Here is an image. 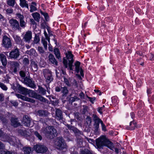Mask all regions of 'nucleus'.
<instances>
[{
	"label": "nucleus",
	"mask_w": 154,
	"mask_h": 154,
	"mask_svg": "<svg viewBox=\"0 0 154 154\" xmlns=\"http://www.w3.org/2000/svg\"><path fill=\"white\" fill-rule=\"evenodd\" d=\"M18 90H19L21 94L24 95H26L28 94V90L26 88L22 87L20 85H17Z\"/></svg>",
	"instance_id": "obj_28"
},
{
	"label": "nucleus",
	"mask_w": 154,
	"mask_h": 154,
	"mask_svg": "<svg viewBox=\"0 0 154 154\" xmlns=\"http://www.w3.org/2000/svg\"><path fill=\"white\" fill-rule=\"evenodd\" d=\"M86 120H87V122H89L90 123H91V117L90 116H88L86 118Z\"/></svg>",
	"instance_id": "obj_63"
},
{
	"label": "nucleus",
	"mask_w": 154,
	"mask_h": 154,
	"mask_svg": "<svg viewBox=\"0 0 154 154\" xmlns=\"http://www.w3.org/2000/svg\"><path fill=\"white\" fill-rule=\"evenodd\" d=\"M88 107L85 106H83V109L82 111V114H84L87 112Z\"/></svg>",
	"instance_id": "obj_52"
},
{
	"label": "nucleus",
	"mask_w": 154,
	"mask_h": 154,
	"mask_svg": "<svg viewBox=\"0 0 154 154\" xmlns=\"http://www.w3.org/2000/svg\"><path fill=\"white\" fill-rule=\"evenodd\" d=\"M0 21L3 23H5L6 22L5 18L0 13Z\"/></svg>",
	"instance_id": "obj_51"
},
{
	"label": "nucleus",
	"mask_w": 154,
	"mask_h": 154,
	"mask_svg": "<svg viewBox=\"0 0 154 154\" xmlns=\"http://www.w3.org/2000/svg\"><path fill=\"white\" fill-rule=\"evenodd\" d=\"M87 97L89 99V101L92 103H94V101L96 99V98L95 97H91L87 96Z\"/></svg>",
	"instance_id": "obj_53"
},
{
	"label": "nucleus",
	"mask_w": 154,
	"mask_h": 154,
	"mask_svg": "<svg viewBox=\"0 0 154 154\" xmlns=\"http://www.w3.org/2000/svg\"><path fill=\"white\" fill-rule=\"evenodd\" d=\"M79 96L82 99H83L84 98L85 94L84 93L82 92L80 93Z\"/></svg>",
	"instance_id": "obj_64"
},
{
	"label": "nucleus",
	"mask_w": 154,
	"mask_h": 154,
	"mask_svg": "<svg viewBox=\"0 0 154 154\" xmlns=\"http://www.w3.org/2000/svg\"><path fill=\"white\" fill-rule=\"evenodd\" d=\"M20 80L22 83L31 88H34L35 87V85L34 84V82L27 77L24 78H21V79H20Z\"/></svg>",
	"instance_id": "obj_12"
},
{
	"label": "nucleus",
	"mask_w": 154,
	"mask_h": 154,
	"mask_svg": "<svg viewBox=\"0 0 154 154\" xmlns=\"http://www.w3.org/2000/svg\"><path fill=\"white\" fill-rule=\"evenodd\" d=\"M16 95L18 98H20L23 100L31 102L32 103L35 102V100L32 99L22 96L21 94H16Z\"/></svg>",
	"instance_id": "obj_18"
},
{
	"label": "nucleus",
	"mask_w": 154,
	"mask_h": 154,
	"mask_svg": "<svg viewBox=\"0 0 154 154\" xmlns=\"http://www.w3.org/2000/svg\"><path fill=\"white\" fill-rule=\"evenodd\" d=\"M15 15L16 18L19 20L20 27L21 28H24L26 26V22L24 20V16L19 13H16Z\"/></svg>",
	"instance_id": "obj_9"
},
{
	"label": "nucleus",
	"mask_w": 154,
	"mask_h": 154,
	"mask_svg": "<svg viewBox=\"0 0 154 154\" xmlns=\"http://www.w3.org/2000/svg\"><path fill=\"white\" fill-rule=\"evenodd\" d=\"M39 41L40 38L39 35L38 34H35V35L34 40L33 41L34 44H37L39 42Z\"/></svg>",
	"instance_id": "obj_41"
},
{
	"label": "nucleus",
	"mask_w": 154,
	"mask_h": 154,
	"mask_svg": "<svg viewBox=\"0 0 154 154\" xmlns=\"http://www.w3.org/2000/svg\"><path fill=\"white\" fill-rule=\"evenodd\" d=\"M76 141L77 143L79 144V145H80V146L81 147L82 143V139L79 138L77 139Z\"/></svg>",
	"instance_id": "obj_55"
},
{
	"label": "nucleus",
	"mask_w": 154,
	"mask_h": 154,
	"mask_svg": "<svg viewBox=\"0 0 154 154\" xmlns=\"http://www.w3.org/2000/svg\"><path fill=\"white\" fill-rule=\"evenodd\" d=\"M44 33L46 37V39L42 38V42L44 46L45 50H47V40L49 42H50V38L48 36L47 34L45 31Z\"/></svg>",
	"instance_id": "obj_23"
},
{
	"label": "nucleus",
	"mask_w": 154,
	"mask_h": 154,
	"mask_svg": "<svg viewBox=\"0 0 154 154\" xmlns=\"http://www.w3.org/2000/svg\"><path fill=\"white\" fill-rule=\"evenodd\" d=\"M19 74L20 76L22 78H24L26 76V74L24 72L23 70H20L19 72Z\"/></svg>",
	"instance_id": "obj_50"
},
{
	"label": "nucleus",
	"mask_w": 154,
	"mask_h": 154,
	"mask_svg": "<svg viewBox=\"0 0 154 154\" xmlns=\"http://www.w3.org/2000/svg\"><path fill=\"white\" fill-rule=\"evenodd\" d=\"M23 63L25 66H27L29 64V60L26 58H24L23 60Z\"/></svg>",
	"instance_id": "obj_48"
},
{
	"label": "nucleus",
	"mask_w": 154,
	"mask_h": 154,
	"mask_svg": "<svg viewBox=\"0 0 154 154\" xmlns=\"http://www.w3.org/2000/svg\"><path fill=\"white\" fill-rule=\"evenodd\" d=\"M20 52L19 49L17 48L13 49L10 52L8 58L9 59L13 60H18L20 58Z\"/></svg>",
	"instance_id": "obj_4"
},
{
	"label": "nucleus",
	"mask_w": 154,
	"mask_h": 154,
	"mask_svg": "<svg viewBox=\"0 0 154 154\" xmlns=\"http://www.w3.org/2000/svg\"><path fill=\"white\" fill-rule=\"evenodd\" d=\"M63 78V82L67 87H70L72 86H74L75 87H78V84L75 79H74L73 81L72 82V79L70 78H66L64 76Z\"/></svg>",
	"instance_id": "obj_7"
},
{
	"label": "nucleus",
	"mask_w": 154,
	"mask_h": 154,
	"mask_svg": "<svg viewBox=\"0 0 154 154\" xmlns=\"http://www.w3.org/2000/svg\"><path fill=\"white\" fill-rule=\"evenodd\" d=\"M20 5L22 8L26 7L28 9L29 8L28 5L26 3V0H20Z\"/></svg>",
	"instance_id": "obj_33"
},
{
	"label": "nucleus",
	"mask_w": 154,
	"mask_h": 154,
	"mask_svg": "<svg viewBox=\"0 0 154 154\" xmlns=\"http://www.w3.org/2000/svg\"><path fill=\"white\" fill-rule=\"evenodd\" d=\"M37 114L40 117H47L50 114L48 111L46 110H39L37 111Z\"/></svg>",
	"instance_id": "obj_25"
},
{
	"label": "nucleus",
	"mask_w": 154,
	"mask_h": 154,
	"mask_svg": "<svg viewBox=\"0 0 154 154\" xmlns=\"http://www.w3.org/2000/svg\"><path fill=\"white\" fill-rule=\"evenodd\" d=\"M81 154H93L90 151L87 150L84 151H82L81 152Z\"/></svg>",
	"instance_id": "obj_57"
},
{
	"label": "nucleus",
	"mask_w": 154,
	"mask_h": 154,
	"mask_svg": "<svg viewBox=\"0 0 154 154\" xmlns=\"http://www.w3.org/2000/svg\"><path fill=\"white\" fill-rule=\"evenodd\" d=\"M37 50L39 52V53L41 55L45 53V50H44L43 48L42 47H38Z\"/></svg>",
	"instance_id": "obj_42"
},
{
	"label": "nucleus",
	"mask_w": 154,
	"mask_h": 154,
	"mask_svg": "<svg viewBox=\"0 0 154 154\" xmlns=\"http://www.w3.org/2000/svg\"><path fill=\"white\" fill-rule=\"evenodd\" d=\"M30 11L31 12H32L34 11H36L37 10L36 8L33 5H30Z\"/></svg>",
	"instance_id": "obj_49"
},
{
	"label": "nucleus",
	"mask_w": 154,
	"mask_h": 154,
	"mask_svg": "<svg viewBox=\"0 0 154 154\" xmlns=\"http://www.w3.org/2000/svg\"><path fill=\"white\" fill-rule=\"evenodd\" d=\"M34 148L36 151L38 153H45L46 152L48 149L45 146L42 145H37L34 146Z\"/></svg>",
	"instance_id": "obj_13"
},
{
	"label": "nucleus",
	"mask_w": 154,
	"mask_h": 154,
	"mask_svg": "<svg viewBox=\"0 0 154 154\" xmlns=\"http://www.w3.org/2000/svg\"><path fill=\"white\" fill-rule=\"evenodd\" d=\"M65 126L69 129L73 131L76 136H79L81 135H83V133L81 131L74 126L68 124H66Z\"/></svg>",
	"instance_id": "obj_15"
},
{
	"label": "nucleus",
	"mask_w": 154,
	"mask_h": 154,
	"mask_svg": "<svg viewBox=\"0 0 154 154\" xmlns=\"http://www.w3.org/2000/svg\"><path fill=\"white\" fill-rule=\"evenodd\" d=\"M23 150L25 154H30L32 152L31 148L29 147H24L23 148Z\"/></svg>",
	"instance_id": "obj_34"
},
{
	"label": "nucleus",
	"mask_w": 154,
	"mask_h": 154,
	"mask_svg": "<svg viewBox=\"0 0 154 154\" xmlns=\"http://www.w3.org/2000/svg\"><path fill=\"white\" fill-rule=\"evenodd\" d=\"M96 145L98 148H103V146H105L111 149L114 147L113 143L107 139L99 138L97 139Z\"/></svg>",
	"instance_id": "obj_2"
},
{
	"label": "nucleus",
	"mask_w": 154,
	"mask_h": 154,
	"mask_svg": "<svg viewBox=\"0 0 154 154\" xmlns=\"http://www.w3.org/2000/svg\"><path fill=\"white\" fill-rule=\"evenodd\" d=\"M18 85L19 84L17 83H16L15 84L13 83L11 85V88L14 90H17V89L18 90V87H17Z\"/></svg>",
	"instance_id": "obj_45"
},
{
	"label": "nucleus",
	"mask_w": 154,
	"mask_h": 154,
	"mask_svg": "<svg viewBox=\"0 0 154 154\" xmlns=\"http://www.w3.org/2000/svg\"><path fill=\"white\" fill-rule=\"evenodd\" d=\"M102 130L103 131H106V127L105 125L103 124V121H101V123Z\"/></svg>",
	"instance_id": "obj_60"
},
{
	"label": "nucleus",
	"mask_w": 154,
	"mask_h": 154,
	"mask_svg": "<svg viewBox=\"0 0 154 154\" xmlns=\"http://www.w3.org/2000/svg\"><path fill=\"white\" fill-rule=\"evenodd\" d=\"M18 133L22 136H26L27 135V132L25 130H23L21 129H19L18 130Z\"/></svg>",
	"instance_id": "obj_38"
},
{
	"label": "nucleus",
	"mask_w": 154,
	"mask_h": 154,
	"mask_svg": "<svg viewBox=\"0 0 154 154\" xmlns=\"http://www.w3.org/2000/svg\"><path fill=\"white\" fill-rule=\"evenodd\" d=\"M94 131L96 134H97L99 130V125H94Z\"/></svg>",
	"instance_id": "obj_47"
},
{
	"label": "nucleus",
	"mask_w": 154,
	"mask_h": 154,
	"mask_svg": "<svg viewBox=\"0 0 154 154\" xmlns=\"http://www.w3.org/2000/svg\"><path fill=\"white\" fill-rule=\"evenodd\" d=\"M31 92L32 93L34 94V95L33 97L34 98L44 102H46L48 101L46 99L44 98L40 95L37 94L33 91H31Z\"/></svg>",
	"instance_id": "obj_24"
},
{
	"label": "nucleus",
	"mask_w": 154,
	"mask_h": 154,
	"mask_svg": "<svg viewBox=\"0 0 154 154\" xmlns=\"http://www.w3.org/2000/svg\"><path fill=\"white\" fill-rule=\"evenodd\" d=\"M11 69L12 72L16 73L18 69H19L20 65L19 63L16 61L11 62L10 63Z\"/></svg>",
	"instance_id": "obj_14"
},
{
	"label": "nucleus",
	"mask_w": 154,
	"mask_h": 154,
	"mask_svg": "<svg viewBox=\"0 0 154 154\" xmlns=\"http://www.w3.org/2000/svg\"><path fill=\"white\" fill-rule=\"evenodd\" d=\"M56 147L60 149H63L65 147L66 144L63 137L61 136L57 138L54 142Z\"/></svg>",
	"instance_id": "obj_5"
},
{
	"label": "nucleus",
	"mask_w": 154,
	"mask_h": 154,
	"mask_svg": "<svg viewBox=\"0 0 154 154\" xmlns=\"http://www.w3.org/2000/svg\"><path fill=\"white\" fill-rule=\"evenodd\" d=\"M43 132L47 138L50 139H54L58 134L56 130L53 126L47 127L44 129Z\"/></svg>",
	"instance_id": "obj_3"
},
{
	"label": "nucleus",
	"mask_w": 154,
	"mask_h": 154,
	"mask_svg": "<svg viewBox=\"0 0 154 154\" xmlns=\"http://www.w3.org/2000/svg\"><path fill=\"white\" fill-rule=\"evenodd\" d=\"M51 104L54 106H56L59 103L58 100L57 99L55 100H50Z\"/></svg>",
	"instance_id": "obj_46"
},
{
	"label": "nucleus",
	"mask_w": 154,
	"mask_h": 154,
	"mask_svg": "<svg viewBox=\"0 0 154 154\" xmlns=\"http://www.w3.org/2000/svg\"><path fill=\"white\" fill-rule=\"evenodd\" d=\"M32 38V32L30 31L26 32L23 37L24 41L27 43H29Z\"/></svg>",
	"instance_id": "obj_17"
},
{
	"label": "nucleus",
	"mask_w": 154,
	"mask_h": 154,
	"mask_svg": "<svg viewBox=\"0 0 154 154\" xmlns=\"http://www.w3.org/2000/svg\"><path fill=\"white\" fill-rule=\"evenodd\" d=\"M0 154H15V152L12 151L0 150Z\"/></svg>",
	"instance_id": "obj_39"
},
{
	"label": "nucleus",
	"mask_w": 154,
	"mask_h": 154,
	"mask_svg": "<svg viewBox=\"0 0 154 154\" xmlns=\"http://www.w3.org/2000/svg\"><path fill=\"white\" fill-rule=\"evenodd\" d=\"M32 16L34 19L38 22L39 21V19L40 18V14L37 12H35L32 14Z\"/></svg>",
	"instance_id": "obj_32"
},
{
	"label": "nucleus",
	"mask_w": 154,
	"mask_h": 154,
	"mask_svg": "<svg viewBox=\"0 0 154 154\" xmlns=\"http://www.w3.org/2000/svg\"><path fill=\"white\" fill-rule=\"evenodd\" d=\"M2 45L5 48L8 49L11 48L12 43L10 38L5 35L3 36Z\"/></svg>",
	"instance_id": "obj_11"
},
{
	"label": "nucleus",
	"mask_w": 154,
	"mask_h": 154,
	"mask_svg": "<svg viewBox=\"0 0 154 154\" xmlns=\"http://www.w3.org/2000/svg\"><path fill=\"white\" fill-rule=\"evenodd\" d=\"M30 22H31V23L33 25V26L34 27H36L37 23H36L35 22V21L34 20L32 19H30Z\"/></svg>",
	"instance_id": "obj_58"
},
{
	"label": "nucleus",
	"mask_w": 154,
	"mask_h": 154,
	"mask_svg": "<svg viewBox=\"0 0 154 154\" xmlns=\"http://www.w3.org/2000/svg\"><path fill=\"white\" fill-rule=\"evenodd\" d=\"M55 91L57 92L61 91L62 94V96L64 97H66L69 93V90L66 86L62 87L59 85L56 87Z\"/></svg>",
	"instance_id": "obj_10"
},
{
	"label": "nucleus",
	"mask_w": 154,
	"mask_h": 154,
	"mask_svg": "<svg viewBox=\"0 0 154 154\" xmlns=\"http://www.w3.org/2000/svg\"><path fill=\"white\" fill-rule=\"evenodd\" d=\"M70 134L69 131L66 132L64 133V136L65 137L68 138L70 136Z\"/></svg>",
	"instance_id": "obj_62"
},
{
	"label": "nucleus",
	"mask_w": 154,
	"mask_h": 154,
	"mask_svg": "<svg viewBox=\"0 0 154 154\" xmlns=\"http://www.w3.org/2000/svg\"><path fill=\"white\" fill-rule=\"evenodd\" d=\"M38 90L39 93L42 95H45L46 93V90L44 88L42 87L38 86Z\"/></svg>",
	"instance_id": "obj_36"
},
{
	"label": "nucleus",
	"mask_w": 154,
	"mask_h": 154,
	"mask_svg": "<svg viewBox=\"0 0 154 154\" xmlns=\"http://www.w3.org/2000/svg\"><path fill=\"white\" fill-rule=\"evenodd\" d=\"M92 117L94 123V125H99L100 123H101V121H102L96 115L93 114Z\"/></svg>",
	"instance_id": "obj_27"
},
{
	"label": "nucleus",
	"mask_w": 154,
	"mask_h": 154,
	"mask_svg": "<svg viewBox=\"0 0 154 154\" xmlns=\"http://www.w3.org/2000/svg\"><path fill=\"white\" fill-rule=\"evenodd\" d=\"M66 58H63V63L65 68H68L71 70H73V63L74 60L73 59V55L70 51H67L66 54Z\"/></svg>",
	"instance_id": "obj_1"
},
{
	"label": "nucleus",
	"mask_w": 154,
	"mask_h": 154,
	"mask_svg": "<svg viewBox=\"0 0 154 154\" xmlns=\"http://www.w3.org/2000/svg\"><path fill=\"white\" fill-rule=\"evenodd\" d=\"M0 87L4 91H7V87L3 83L0 82Z\"/></svg>",
	"instance_id": "obj_44"
},
{
	"label": "nucleus",
	"mask_w": 154,
	"mask_h": 154,
	"mask_svg": "<svg viewBox=\"0 0 154 154\" xmlns=\"http://www.w3.org/2000/svg\"><path fill=\"white\" fill-rule=\"evenodd\" d=\"M136 127V123L133 121L130 122L129 126H127L126 127V128L128 130H132L134 129Z\"/></svg>",
	"instance_id": "obj_31"
},
{
	"label": "nucleus",
	"mask_w": 154,
	"mask_h": 154,
	"mask_svg": "<svg viewBox=\"0 0 154 154\" xmlns=\"http://www.w3.org/2000/svg\"><path fill=\"white\" fill-rule=\"evenodd\" d=\"M15 3V0H8L7 1V4L10 6L13 7Z\"/></svg>",
	"instance_id": "obj_40"
},
{
	"label": "nucleus",
	"mask_w": 154,
	"mask_h": 154,
	"mask_svg": "<svg viewBox=\"0 0 154 154\" xmlns=\"http://www.w3.org/2000/svg\"><path fill=\"white\" fill-rule=\"evenodd\" d=\"M77 98L76 96H75L74 97H71L70 98V100L72 102H73L75 101L77 99Z\"/></svg>",
	"instance_id": "obj_61"
},
{
	"label": "nucleus",
	"mask_w": 154,
	"mask_h": 154,
	"mask_svg": "<svg viewBox=\"0 0 154 154\" xmlns=\"http://www.w3.org/2000/svg\"><path fill=\"white\" fill-rule=\"evenodd\" d=\"M9 23L13 30L14 31L21 30V28L20 27L19 21L16 19H11L9 20Z\"/></svg>",
	"instance_id": "obj_8"
},
{
	"label": "nucleus",
	"mask_w": 154,
	"mask_h": 154,
	"mask_svg": "<svg viewBox=\"0 0 154 154\" xmlns=\"http://www.w3.org/2000/svg\"><path fill=\"white\" fill-rule=\"evenodd\" d=\"M34 134L40 140L42 139V137L37 131L34 132Z\"/></svg>",
	"instance_id": "obj_43"
},
{
	"label": "nucleus",
	"mask_w": 154,
	"mask_h": 154,
	"mask_svg": "<svg viewBox=\"0 0 154 154\" xmlns=\"http://www.w3.org/2000/svg\"><path fill=\"white\" fill-rule=\"evenodd\" d=\"M30 66L32 70L33 71H36L37 70L38 67L37 63L33 61H31Z\"/></svg>",
	"instance_id": "obj_30"
},
{
	"label": "nucleus",
	"mask_w": 154,
	"mask_h": 154,
	"mask_svg": "<svg viewBox=\"0 0 154 154\" xmlns=\"http://www.w3.org/2000/svg\"><path fill=\"white\" fill-rule=\"evenodd\" d=\"M11 125L14 127H17L21 125L20 123L19 122V120L17 118L12 117L11 119Z\"/></svg>",
	"instance_id": "obj_21"
},
{
	"label": "nucleus",
	"mask_w": 154,
	"mask_h": 154,
	"mask_svg": "<svg viewBox=\"0 0 154 154\" xmlns=\"http://www.w3.org/2000/svg\"><path fill=\"white\" fill-rule=\"evenodd\" d=\"M13 9L11 8H8L6 10V12L7 14H11L13 12Z\"/></svg>",
	"instance_id": "obj_54"
},
{
	"label": "nucleus",
	"mask_w": 154,
	"mask_h": 154,
	"mask_svg": "<svg viewBox=\"0 0 154 154\" xmlns=\"http://www.w3.org/2000/svg\"><path fill=\"white\" fill-rule=\"evenodd\" d=\"M26 54L33 57H36L38 56V54L34 48H31L30 50L26 51Z\"/></svg>",
	"instance_id": "obj_29"
},
{
	"label": "nucleus",
	"mask_w": 154,
	"mask_h": 154,
	"mask_svg": "<svg viewBox=\"0 0 154 154\" xmlns=\"http://www.w3.org/2000/svg\"><path fill=\"white\" fill-rule=\"evenodd\" d=\"M31 118L28 116L25 115L23 117L22 122L24 126L27 127H31L33 125L31 126Z\"/></svg>",
	"instance_id": "obj_16"
},
{
	"label": "nucleus",
	"mask_w": 154,
	"mask_h": 154,
	"mask_svg": "<svg viewBox=\"0 0 154 154\" xmlns=\"http://www.w3.org/2000/svg\"><path fill=\"white\" fill-rule=\"evenodd\" d=\"M0 59L2 65L4 67L2 66L1 67L2 69H4V67H5L7 64V60L5 56L3 54H0Z\"/></svg>",
	"instance_id": "obj_22"
},
{
	"label": "nucleus",
	"mask_w": 154,
	"mask_h": 154,
	"mask_svg": "<svg viewBox=\"0 0 154 154\" xmlns=\"http://www.w3.org/2000/svg\"><path fill=\"white\" fill-rule=\"evenodd\" d=\"M13 38L16 43L20 46V47H22L24 45V42L19 36L17 35H14L13 36Z\"/></svg>",
	"instance_id": "obj_20"
},
{
	"label": "nucleus",
	"mask_w": 154,
	"mask_h": 154,
	"mask_svg": "<svg viewBox=\"0 0 154 154\" xmlns=\"http://www.w3.org/2000/svg\"><path fill=\"white\" fill-rule=\"evenodd\" d=\"M54 52L56 57L59 60H61V58L60 56L59 50L57 48H56L54 50Z\"/></svg>",
	"instance_id": "obj_35"
},
{
	"label": "nucleus",
	"mask_w": 154,
	"mask_h": 154,
	"mask_svg": "<svg viewBox=\"0 0 154 154\" xmlns=\"http://www.w3.org/2000/svg\"><path fill=\"white\" fill-rule=\"evenodd\" d=\"M55 118L58 120H62L63 118V112L59 109H57L55 111Z\"/></svg>",
	"instance_id": "obj_19"
},
{
	"label": "nucleus",
	"mask_w": 154,
	"mask_h": 154,
	"mask_svg": "<svg viewBox=\"0 0 154 154\" xmlns=\"http://www.w3.org/2000/svg\"><path fill=\"white\" fill-rule=\"evenodd\" d=\"M142 82L140 80H139L138 81L137 83L136 84V87H140L142 85Z\"/></svg>",
	"instance_id": "obj_59"
},
{
	"label": "nucleus",
	"mask_w": 154,
	"mask_h": 154,
	"mask_svg": "<svg viewBox=\"0 0 154 154\" xmlns=\"http://www.w3.org/2000/svg\"><path fill=\"white\" fill-rule=\"evenodd\" d=\"M43 74L45 79L46 82L48 84H49L53 80L52 72L49 69H45L43 70Z\"/></svg>",
	"instance_id": "obj_6"
},
{
	"label": "nucleus",
	"mask_w": 154,
	"mask_h": 154,
	"mask_svg": "<svg viewBox=\"0 0 154 154\" xmlns=\"http://www.w3.org/2000/svg\"><path fill=\"white\" fill-rule=\"evenodd\" d=\"M15 140L16 139H15V137L14 136H12L11 137V138L10 137L7 140L9 142H12L13 143H14L15 142Z\"/></svg>",
	"instance_id": "obj_56"
},
{
	"label": "nucleus",
	"mask_w": 154,
	"mask_h": 154,
	"mask_svg": "<svg viewBox=\"0 0 154 154\" xmlns=\"http://www.w3.org/2000/svg\"><path fill=\"white\" fill-rule=\"evenodd\" d=\"M48 58L50 63L56 66L57 65V62L53 54H50Z\"/></svg>",
	"instance_id": "obj_26"
},
{
	"label": "nucleus",
	"mask_w": 154,
	"mask_h": 154,
	"mask_svg": "<svg viewBox=\"0 0 154 154\" xmlns=\"http://www.w3.org/2000/svg\"><path fill=\"white\" fill-rule=\"evenodd\" d=\"M80 64V63L78 61H76L75 63V71L77 73H79V71Z\"/></svg>",
	"instance_id": "obj_37"
}]
</instances>
